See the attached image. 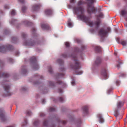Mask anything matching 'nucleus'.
I'll list each match as a JSON object with an SVG mask.
<instances>
[{"mask_svg": "<svg viewBox=\"0 0 127 127\" xmlns=\"http://www.w3.org/2000/svg\"><path fill=\"white\" fill-rule=\"evenodd\" d=\"M123 105V104L121 101H119L118 102L117 108L115 109V114L114 115V116L115 117H117L118 115V111L119 109H120L122 106Z\"/></svg>", "mask_w": 127, "mask_h": 127, "instance_id": "obj_6", "label": "nucleus"}, {"mask_svg": "<svg viewBox=\"0 0 127 127\" xmlns=\"http://www.w3.org/2000/svg\"><path fill=\"white\" fill-rule=\"evenodd\" d=\"M12 42H13V43H15V42H13V41H17V39L16 37H14L12 38Z\"/></svg>", "mask_w": 127, "mask_h": 127, "instance_id": "obj_39", "label": "nucleus"}, {"mask_svg": "<svg viewBox=\"0 0 127 127\" xmlns=\"http://www.w3.org/2000/svg\"><path fill=\"white\" fill-rule=\"evenodd\" d=\"M4 8L6 9H8L9 8V7L8 5H5L4 6Z\"/></svg>", "mask_w": 127, "mask_h": 127, "instance_id": "obj_49", "label": "nucleus"}, {"mask_svg": "<svg viewBox=\"0 0 127 127\" xmlns=\"http://www.w3.org/2000/svg\"><path fill=\"white\" fill-rule=\"evenodd\" d=\"M12 59H10V61H11V62H12Z\"/></svg>", "mask_w": 127, "mask_h": 127, "instance_id": "obj_63", "label": "nucleus"}, {"mask_svg": "<svg viewBox=\"0 0 127 127\" xmlns=\"http://www.w3.org/2000/svg\"><path fill=\"white\" fill-rule=\"evenodd\" d=\"M70 2L71 3H74L75 2V0H70Z\"/></svg>", "mask_w": 127, "mask_h": 127, "instance_id": "obj_52", "label": "nucleus"}, {"mask_svg": "<svg viewBox=\"0 0 127 127\" xmlns=\"http://www.w3.org/2000/svg\"><path fill=\"white\" fill-rule=\"evenodd\" d=\"M4 113V111L3 109H0V118L3 122L5 121L6 120Z\"/></svg>", "mask_w": 127, "mask_h": 127, "instance_id": "obj_9", "label": "nucleus"}, {"mask_svg": "<svg viewBox=\"0 0 127 127\" xmlns=\"http://www.w3.org/2000/svg\"><path fill=\"white\" fill-rule=\"evenodd\" d=\"M18 0L22 3H24V0Z\"/></svg>", "mask_w": 127, "mask_h": 127, "instance_id": "obj_53", "label": "nucleus"}, {"mask_svg": "<svg viewBox=\"0 0 127 127\" xmlns=\"http://www.w3.org/2000/svg\"><path fill=\"white\" fill-rule=\"evenodd\" d=\"M82 109L84 112L86 114H87L88 113V107L87 106L83 107Z\"/></svg>", "mask_w": 127, "mask_h": 127, "instance_id": "obj_18", "label": "nucleus"}, {"mask_svg": "<svg viewBox=\"0 0 127 127\" xmlns=\"http://www.w3.org/2000/svg\"><path fill=\"white\" fill-rule=\"evenodd\" d=\"M36 42L32 40H29L26 41L24 43L26 45L31 46L35 44Z\"/></svg>", "mask_w": 127, "mask_h": 127, "instance_id": "obj_10", "label": "nucleus"}, {"mask_svg": "<svg viewBox=\"0 0 127 127\" xmlns=\"http://www.w3.org/2000/svg\"><path fill=\"white\" fill-rule=\"evenodd\" d=\"M96 17L97 18H97L99 19V18H103L104 15L102 13H100L98 15L96 16Z\"/></svg>", "mask_w": 127, "mask_h": 127, "instance_id": "obj_24", "label": "nucleus"}, {"mask_svg": "<svg viewBox=\"0 0 127 127\" xmlns=\"http://www.w3.org/2000/svg\"><path fill=\"white\" fill-rule=\"evenodd\" d=\"M71 57L73 60V62L70 64L71 67L74 69H77L80 68V63L77 60L76 55L73 54L71 55Z\"/></svg>", "mask_w": 127, "mask_h": 127, "instance_id": "obj_2", "label": "nucleus"}, {"mask_svg": "<svg viewBox=\"0 0 127 127\" xmlns=\"http://www.w3.org/2000/svg\"><path fill=\"white\" fill-rule=\"evenodd\" d=\"M101 62V60L100 58L97 57L95 61V63L96 65H98Z\"/></svg>", "mask_w": 127, "mask_h": 127, "instance_id": "obj_14", "label": "nucleus"}, {"mask_svg": "<svg viewBox=\"0 0 127 127\" xmlns=\"http://www.w3.org/2000/svg\"><path fill=\"white\" fill-rule=\"evenodd\" d=\"M68 26L69 27H71L72 26V24L70 22L68 24Z\"/></svg>", "mask_w": 127, "mask_h": 127, "instance_id": "obj_51", "label": "nucleus"}, {"mask_svg": "<svg viewBox=\"0 0 127 127\" xmlns=\"http://www.w3.org/2000/svg\"><path fill=\"white\" fill-rule=\"evenodd\" d=\"M87 1V11L89 14H91L95 12L96 9L95 8L94 6H92V4L95 2V0H86Z\"/></svg>", "mask_w": 127, "mask_h": 127, "instance_id": "obj_3", "label": "nucleus"}, {"mask_svg": "<svg viewBox=\"0 0 127 127\" xmlns=\"http://www.w3.org/2000/svg\"><path fill=\"white\" fill-rule=\"evenodd\" d=\"M39 123V121L38 120H37L34 122L33 124L34 125L36 126L37 124H38Z\"/></svg>", "mask_w": 127, "mask_h": 127, "instance_id": "obj_40", "label": "nucleus"}, {"mask_svg": "<svg viewBox=\"0 0 127 127\" xmlns=\"http://www.w3.org/2000/svg\"><path fill=\"white\" fill-rule=\"evenodd\" d=\"M9 74L6 73H3L2 74V76L1 75L0 73V77H3L4 78H6L9 77Z\"/></svg>", "mask_w": 127, "mask_h": 127, "instance_id": "obj_22", "label": "nucleus"}, {"mask_svg": "<svg viewBox=\"0 0 127 127\" xmlns=\"http://www.w3.org/2000/svg\"><path fill=\"white\" fill-rule=\"evenodd\" d=\"M49 110L50 111H53L55 110V108L52 107H51L49 108Z\"/></svg>", "mask_w": 127, "mask_h": 127, "instance_id": "obj_30", "label": "nucleus"}, {"mask_svg": "<svg viewBox=\"0 0 127 127\" xmlns=\"http://www.w3.org/2000/svg\"><path fill=\"white\" fill-rule=\"evenodd\" d=\"M59 122L60 123H61L64 124H65L66 123V122L65 121H63L60 120L59 121Z\"/></svg>", "mask_w": 127, "mask_h": 127, "instance_id": "obj_43", "label": "nucleus"}, {"mask_svg": "<svg viewBox=\"0 0 127 127\" xmlns=\"http://www.w3.org/2000/svg\"><path fill=\"white\" fill-rule=\"evenodd\" d=\"M36 31L35 29L33 28L32 29V34H36L35 33Z\"/></svg>", "mask_w": 127, "mask_h": 127, "instance_id": "obj_34", "label": "nucleus"}, {"mask_svg": "<svg viewBox=\"0 0 127 127\" xmlns=\"http://www.w3.org/2000/svg\"><path fill=\"white\" fill-rule=\"evenodd\" d=\"M26 34L25 33L23 32L22 33V37L23 38H24L26 37Z\"/></svg>", "mask_w": 127, "mask_h": 127, "instance_id": "obj_36", "label": "nucleus"}, {"mask_svg": "<svg viewBox=\"0 0 127 127\" xmlns=\"http://www.w3.org/2000/svg\"><path fill=\"white\" fill-rule=\"evenodd\" d=\"M44 115V114L42 113H41L40 114V116H43Z\"/></svg>", "mask_w": 127, "mask_h": 127, "instance_id": "obj_55", "label": "nucleus"}, {"mask_svg": "<svg viewBox=\"0 0 127 127\" xmlns=\"http://www.w3.org/2000/svg\"><path fill=\"white\" fill-rule=\"evenodd\" d=\"M57 83L59 84L62 85L64 87H65L66 86L65 83L61 81H57Z\"/></svg>", "mask_w": 127, "mask_h": 127, "instance_id": "obj_20", "label": "nucleus"}, {"mask_svg": "<svg viewBox=\"0 0 127 127\" xmlns=\"http://www.w3.org/2000/svg\"><path fill=\"white\" fill-rule=\"evenodd\" d=\"M48 122L46 120L44 121L43 123V125L44 126H47V124Z\"/></svg>", "mask_w": 127, "mask_h": 127, "instance_id": "obj_37", "label": "nucleus"}, {"mask_svg": "<svg viewBox=\"0 0 127 127\" xmlns=\"http://www.w3.org/2000/svg\"><path fill=\"white\" fill-rule=\"evenodd\" d=\"M101 48L99 46H96L95 48V50L96 52L99 53L101 51Z\"/></svg>", "mask_w": 127, "mask_h": 127, "instance_id": "obj_17", "label": "nucleus"}, {"mask_svg": "<svg viewBox=\"0 0 127 127\" xmlns=\"http://www.w3.org/2000/svg\"><path fill=\"white\" fill-rule=\"evenodd\" d=\"M10 86L9 85H5L3 87V88L6 92V96H9L11 95V94L9 91V89Z\"/></svg>", "mask_w": 127, "mask_h": 127, "instance_id": "obj_8", "label": "nucleus"}, {"mask_svg": "<svg viewBox=\"0 0 127 127\" xmlns=\"http://www.w3.org/2000/svg\"><path fill=\"white\" fill-rule=\"evenodd\" d=\"M27 9V8L26 6H23L22 7V12L23 13H24L25 12L26 10Z\"/></svg>", "mask_w": 127, "mask_h": 127, "instance_id": "obj_26", "label": "nucleus"}, {"mask_svg": "<svg viewBox=\"0 0 127 127\" xmlns=\"http://www.w3.org/2000/svg\"><path fill=\"white\" fill-rule=\"evenodd\" d=\"M74 12L76 14H80L78 16L79 18L83 22L86 23L91 27L94 26L96 29L99 27L101 22L100 20L98 18L97 20L93 22L91 21L90 17H87L84 14V8L81 6L75 7L73 8Z\"/></svg>", "mask_w": 127, "mask_h": 127, "instance_id": "obj_1", "label": "nucleus"}, {"mask_svg": "<svg viewBox=\"0 0 127 127\" xmlns=\"http://www.w3.org/2000/svg\"><path fill=\"white\" fill-rule=\"evenodd\" d=\"M64 68L63 67H62V68L60 69V71L62 73L58 74L57 75V77L58 78H60L63 76L64 75V74L63 73L64 72Z\"/></svg>", "mask_w": 127, "mask_h": 127, "instance_id": "obj_12", "label": "nucleus"}, {"mask_svg": "<svg viewBox=\"0 0 127 127\" xmlns=\"http://www.w3.org/2000/svg\"><path fill=\"white\" fill-rule=\"evenodd\" d=\"M126 42L124 40H122L121 41V44H122L123 46H125L126 44Z\"/></svg>", "mask_w": 127, "mask_h": 127, "instance_id": "obj_29", "label": "nucleus"}, {"mask_svg": "<svg viewBox=\"0 0 127 127\" xmlns=\"http://www.w3.org/2000/svg\"><path fill=\"white\" fill-rule=\"evenodd\" d=\"M65 46L67 47H69L70 46V44L68 42H66L65 43Z\"/></svg>", "mask_w": 127, "mask_h": 127, "instance_id": "obj_44", "label": "nucleus"}, {"mask_svg": "<svg viewBox=\"0 0 127 127\" xmlns=\"http://www.w3.org/2000/svg\"><path fill=\"white\" fill-rule=\"evenodd\" d=\"M19 54V52H17L16 53V55L17 56L18 54Z\"/></svg>", "mask_w": 127, "mask_h": 127, "instance_id": "obj_60", "label": "nucleus"}, {"mask_svg": "<svg viewBox=\"0 0 127 127\" xmlns=\"http://www.w3.org/2000/svg\"><path fill=\"white\" fill-rule=\"evenodd\" d=\"M126 75V74L125 73H120V75L119 77H125Z\"/></svg>", "mask_w": 127, "mask_h": 127, "instance_id": "obj_41", "label": "nucleus"}, {"mask_svg": "<svg viewBox=\"0 0 127 127\" xmlns=\"http://www.w3.org/2000/svg\"><path fill=\"white\" fill-rule=\"evenodd\" d=\"M59 100L61 102H63L64 100V99L62 97H60L59 98Z\"/></svg>", "mask_w": 127, "mask_h": 127, "instance_id": "obj_45", "label": "nucleus"}, {"mask_svg": "<svg viewBox=\"0 0 127 127\" xmlns=\"http://www.w3.org/2000/svg\"><path fill=\"white\" fill-rule=\"evenodd\" d=\"M31 112L30 111H27V114L28 115H31Z\"/></svg>", "mask_w": 127, "mask_h": 127, "instance_id": "obj_46", "label": "nucleus"}, {"mask_svg": "<svg viewBox=\"0 0 127 127\" xmlns=\"http://www.w3.org/2000/svg\"><path fill=\"white\" fill-rule=\"evenodd\" d=\"M16 21V19H13L10 22V23L11 24H14V23Z\"/></svg>", "mask_w": 127, "mask_h": 127, "instance_id": "obj_35", "label": "nucleus"}, {"mask_svg": "<svg viewBox=\"0 0 127 127\" xmlns=\"http://www.w3.org/2000/svg\"><path fill=\"white\" fill-rule=\"evenodd\" d=\"M41 27L44 29L48 30L49 28V26L48 25L44 24H41Z\"/></svg>", "mask_w": 127, "mask_h": 127, "instance_id": "obj_15", "label": "nucleus"}, {"mask_svg": "<svg viewBox=\"0 0 127 127\" xmlns=\"http://www.w3.org/2000/svg\"><path fill=\"white\" fill-rule=\"evenodd\" d=\"M83 73V72L82 71H80L78 72H76L75 74L77 75H81Z\"/></svg>", "mask_w": 127, "mask_h": 127, "instance_id": "obj_32", "label": "nucleus"}, {"mask_svg": "<svg viewBox=\"0 0 127 127\" xmlns=\"http://www.w3.org/2000/svg\"><path fill=\"white\" fill-rule=\"evenodd\" d=\"M13 49V47L9 44L5 46H3L0 47V52L5 53L7 50H11Z\"/></svg>", "mask_w": 127, "mask_h": 127, "instance_id": "obj_4", "label": "nucleus"}, {"mask_svg": "<svg viewBox=\"0 0 127 127\" xmlns=\"http://www.w3.org/2000/svg\"><path fill=\"white\" fill-rule=\"evenodd\" d=\"M30 62L32 63L33 64V68L34 70L38 69L39 66L37 62L36 58L34 57H32L30 59Z\"/></svg>", "mask_w": 127, "mask_h": 127, "instance_id": "obj_5", "label": "nucleus"}, {"mask_svg": "<svg viewBox=\"0 0 127 127\" xmlns=\"http://www.w3.org/2000/svg\"><path fill=\"white\" fill-rule=\"evenodd\" d=\"M78 50V49L77 48H76L75 51H77Z\"/></svg>", "mask_w": 127, "mask_h": 127, "instance_id": "obj_61", "label": "nucleus"}, {"mask_svg": "<svg viewBox=\"0 0 127 127\" xmlns=\"http://www.w3.org/2000/svg\"><path fill=\"white\" fill-rule=\"evenodd\" d=\"M111 90H109L108 91V93L109 94L110 93V92H111Z\"/></svg>", "mask_w": 127, "mask_h": 127, "instance_id": "obj_62", "label": "nucleus"}, {"mask_svg": "<svg viewBox=\"0 0 127 127\" xmlns=\"http://www.w3.org/2000/svg\"><path fill=\"white\" fill-rule=\"evenodd\" d=\"M25 123V125H26L27 124V121L26 120H25L24 122Z\"/></svg>", "mask_w": 127, "mask_h": 127, "instance_id": "obj_59", "label": "nucleus"}, {"mask_svg": "<svg viewBox=\"0 0 127 127\" xmlns=\"http://www.w3.org/2000/svg\"><path fill=\"white\" fill-rule=\"evenodd\" d=\"M49 83L50 86H54L55 85L51 81H49Z\"/></svg>", "mask_w": 127, "mask_h": 127, "instance_id": "obj_38", "label": "nucleus"}, {"mask_svg": "<svg viewBox=\"0 0 127 127\" xmlns=\"http://www.w3.org/2000/svg\"><path fill=\"white\" fill-rule=\"evenodd\" d=\"M107 33V32L103 29H101L99 32V34L101 37H104L105 36Z\"/></svg>", "mask_w": 127, "mask_h": 127, "instance_id": "obj_7", "label": "nucleus"}, {"mask_svg": "<svg viewBox=\"0 0 127 127\" xmlns=\"http://www.w3.org/2000/svg\"><path fill=\"white\" fill-rule=\"evenodd\" d=\"M85 48V47L84 46H82V50H83Z\"/></svg>", "mask_w": 127, "mask_h": 127, "instance_id": "obj_58", "label": "nucleus"}, {"mask_svg": "<svg viewBox=\"0 0 127 127\" xmlns=\"http://www.w3.org/2000/svg\"><path fill=\"white\" fill-rule=\"evenodd\" d=\"M24 23L29 26L31 25L32 24V23L30 22H29L27 20L25 21H24Z\"/></svg>", "mask_w": 127, "mask_h": 127, "instance_id": "obj_25", "label": "nucleus"}, {"mask_svg": "<svg viewBox=\"0 0 127 127\" xmlns=\"http://www.w3.org/2000/svg\"><path fill=\"white\" fill-rule=\"evenodd\" d=\"M120 82L119 80H117L116 82V84L117 86H119L120 85Z\"/></svg>", "mask_w": 127, "mask_h": 127, "instance_id": "obj_47", "label": "nucleus"}, {"mask_svg": "<svg viewBox=\"0 0 127 127\" xmlns=\"http://www.w3.org/2000/svg\"><path fill=\"white\" fill-rule=\"evenodd\" d=\"M41 6V5L40 4H35L32 7V9L34 11H36Z\"/></svg>", "mask_w": 127, "mask_h": 127, "instance_id": "obj_13", "label": "nucleus"}, {"mask_svg": "<svg viewBox=\"0 0 127 127\" xmlns=\"http://www.w3.org/2000/svg\"><path fill=\"white\" fill-rule=\"evenodd\" d=\"M122 64V63L121 62H119L118 64L117 65V67L119 69L120 67V65Z\"/></svg>", "mask_w": 127, "mask_h": 127, "instance_id": "obj_42", "label": "nucleus"}, {"mask_svg": "<svg viewBox=\"0 0 127 127\" xmlns=\"http://www.w3.org/2000/svg\"><path fill=\"white\" fill-rule=\"evenodd\" d=\"M52 11L50 9H47L45 11V14L47 15H49L52 13Z\"/></svg>", "mask_w": 127, "mask_h": 127, "instance_id": "obj_16", "label": "nucleus"}, {"mask_svg": "<svg viewBox=\"0 0 127 127\" xmlns=\"http://www.w3.org/2000/svg\"><path fill=\"white\" fill-rule=\"evenodd\" d=\"M16 13V12L14 10H12L11 12V15H15Z\"/></svg>", "mask_w": 127, "mask_h": 127, "instance_id": "obj_33", "label": "nucleus"}, {"mask_svg": "<svg viewBox=\"0 0 127 127\" xmlns=\"http://www.w3.org/2000/svg\"><path fill=\"white\" fill-rule=\"evenodd\" d=\"M22 72L23 74H26L27 73V71L25 66H22Z\"/></svg>", "mask_w": 127, "mask_h": 127, "instance_id": "obj_21", "label": "nucleus"}, {"mask_svg": "<svg viewBox=\"0 0 127 127\" xmlns=\"http://www.w3.org/2000/svg\"><path fill=\"white\" fill-rule=\"evenodd\" d=\"M121 14L122 16L127 14V10H122L121 12Z\"/></svg>", "mask_w": 127, "mask_h": 127, "instance_id": "obj_19", "label": "nucleus"}, {"mask_svg": "<svg viewBox=\"0 0 127 127\" xmlns=\"http://www.w3.org/2000/svg\"><path fill=\"white\" fill-rule=\"evenodd\" d=\"M58 62L59 63V64H62L63 63V61L62 60L60 59H58L57 60Z\"/></svg>", "mask_w": 127, "mask_h": 127, "instance_id": "obj_28", "label": "nucleus"}, {"mask_svg": "<svg viewBox=\"0 0 127 127\" xmlns=\"http://www.w3.org/2000/svg\"><path fill=\"white\" fill-rule=\"evenodd\" d=\"M76 41L78 43H79L80 42V40L78 39H76Z\"/></svg>", "mask_w": 127, "mask_h": 127, "instance_id": "obj_56", "label": "nucleus"}, {"mask_svg": "<svg viewBox=\"0 0 127 127\" xmlns=\"http://www.w3.org/2000/svg\"><path fill=\"white\" fill-rule=\"evenodd\" d=\"M99 121L101 123H102L103 122L104 120L102 118L101 116H99Z\"/></svg>", "mask_w": 127, "mask_h": 127, "instance_id": "obj_27", "label": "nucleus"}, {"mask_svg": "<svg viewBox=\"0 0 127 127\" xmlns=\"http://www.w3.org/2000/svg\"><path fill=\"white\" fill-rule=\"evenodd\" d=\"M6 127H14L13 126H7Z\"/></svg>", "mask_w": 127, "mask_h": 127, "instance_id": "obj_64", "label": "nucleus"}, {"mask_svg": "<svg viewBox=\"0 0 127 127\" xmlns=\"http://www.w3.org/2000/svg\"><path fill=\"white\" fill-rule=\"evenodd\" d=\"M85 4V1L81 0L78 1L77 3V5L79 6Z\"/></svg>", "mask_w": 127, "mask_h": 127, "instance_id": "obj_23", "label": "nucleus"}, {"mask_svg": "<svg viewBox=\"0 0 127 127\" xmlns=\"http://www.w3.org/2000/svg\"><path fill=\"white\" fill-rule=\"evenodd\" d=\"M59 92L60 93H61L62 92L63 90L61 89H59L58 90Z\"/></svg>", "mask_w": 127, "mask_h": 127, "instance_id": "obj_50", "label": "nucleus"}, {"mask_svg": "<svg viewBox=\"0 0 127 127\" xmlns=\"http://www.w3.org/2000/svg\"><path fill=\"white\" fill-rule=\"evenodd\" d=\"M62 56L64 58H66L67 57V55L65 53H64L62 55Z\"/></svg>", "mask_w": 127, "mask_h": 127, "instance_id": "obj_48", "label": "nucleus"}, {"mask_svg": "<svg viewBox=\"0 0 127 127\" xmlns=\"http://www.w3.org/2000/svg\"><path fill=\"white\" fill-rule=\"evenodd\" d=\"M48 71L49 72L51 73H52V68L51 66H49L48 67Z\"/></svg>", "mask_w": 127, "mask_h": 127, "instance_id": "obj_31", "label": "nucleus"}, {"mask_svg": "<svg viewBox=\"0 0 127 127\" xmlns=\"http://www.w3.org/2000/svg\"><path fill=\"white\" fill-rule=\"evenodd\" d=\"M71 85H72V86H74L75 85V82L74 81H72V82H71Z\"/></svg>", "mask_w": 127, "mask_h": 127, "instance_id": "obj_54", "label": "nucleus"}, {"mask_svg": "<svg viewBox=\"0 0 127 127\" xmlns=\"http://www.w3.org/2000/svg\"><path fill=\"white\" fill-rule=\"evenodd\" d=\"M101 75L105 79H107V70L106 68L102 69L101 72Z\"/></svg>", "mask_w": 127, "mask_h": 127, "instance_id": "obj_11", "label": "nucleus"}, {"mask_svg": "<svg viewBox=\"0 0 127 127\" xmlns=\"http://www.w3.org/2000/svg\"><path fill=\"white\" fill-rule=\"evenodd\" d=\"M42 103L43 104H44L45 102V100L44 99H43L42 100Z\"/></svg>", "mask_w": 127, "mask_h": 127, "instance_id": "obj_57", "label": "nucleus"}]
</instances>
